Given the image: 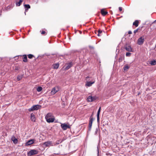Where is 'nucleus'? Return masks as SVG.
<instances>
[{"label":"nucleus","instance_id":"obj_1","mask_svg":"<svg viewBox=\"0 0 156 156\" xmlns=\"http://www.w3.org/2000/svg\"><path fill=\"white\" fill-rule=\"evenodd\" d=\"M41 108V106L39 105H35L32 106L31 108L28 109L30 112L34 110H37Z\"/></svg>","mask_w":156,"mask_h":156},{"label":"nucleus","instance_id":"obj_2","mask_svg":"<svg viewBox=\"0 0 156 156\" xmlns=\"http://www.w3.org/2000/svg\"><path fill=\"white\" fill-rule=\"evenodd\" d=\"M124 48L129 52H133V49L131 48L130 45L128 43H126L124 46Z\"/></svg>","mask_w":156,"mask_h":156},{"label":"nucleus","instance_id":"obj_3","mask_svg":"<svg viewBox=\"0 0 156 156\" xmlns=\"http://www.w3.org/2000/svg\"><path fill=\"white\" fill-rule=\"evenodd\" d=\"M73 66V63L72 62H70L66 63L63 67L64 68V70H66L69 69L70 68L72 67Z\"/></svg>","mask_w":156,"mask_h":156},{"label":"nucleus","instance_id":"obj_4","mask_svg":"<svg viewBox=\"0 0 156 156\" xmlns=\"http://www.w3.org/2000/svg\"><path fill=\"white\" fill-rule=\"evenodd\" d=\"M59 90L58 86H56L53 88L51 92V95H54Z\"/></svg>","mask_w":156,"mask_h":156},{"label":"nucleus","instance_id":"obj_5","mask_svg":"<svg viewBox=\"0 0 156 156\" xmlns=\"http://www.w3.org/2000/svg\"><path fill=\"white\" fill-rule=\"evenodd\" d=\"M144 41V36L140 37L137 41V44L139 45L143 44Z\"/></svg>","mask_w":156,"mask_h":156},{"label":"nucleus","instance_id":"obj_6","mask_svg":"<svg viewBox=\"0 0 156 156\" xmlns=\"http://www.w3.org/2000/svg\"><path fill=\"white\" fill-rule=\"evenodd\" d=\"M90 120L89 123V131H90L91 128V127L92 126V124L93 122V121L94 120V119L92 117V115H91L90 117Z\"/></svg>","mask_w":156,"mask_h":156},{"label":"nucleus","instance_id":"obj_7","mask_svg":"<svg viewBox=\"0 0 156 156\" xmlns=\"http://www.w3.org/2000/svg\"><path fill=\"white\" fill-rule=\"evenodd\" d=\"M38 153V151L35 150L33 149L30 150L28 153V155L29 156H31L34 154H37Z\"/></svg>","mask_w":156,"mask_h":156},{"label":"nucleus","instance_id":"obj_8","mask_svg":"<svg viewBox=\"0 0 156 156\" xmlns=\"http://www.w3.org/2000/svg\"><path fill=\"white\" fill-rule=\"evenodd\" d=\"M61 126L64 130H66L67 129H69L70 128V126L66 123L61 124Z\"/></svg>","mask_w":156,"mask_h":156},{"label":"nucleus","instance_id":"obj_9","mask_svg":"<svg viewBox=\"0 0 156 156\" xmlns=\"http://www.w3.org/2000/svg\"><path fill=\"white\" fill-rule=\"evenodd\" d=\"M96 98L95 97H92L91 96H89L87 99V101L89 102H92L94 101L95 100Z\"/></svg>","mask_w":156,"mask_h":156},{"label":"nucleus","instance_id":"obj_10","mask_svg":"<svg viewBox=\"0 0 156 156\" xmlns=\"http://www.w3.org/2000/svg\"><path fill=\"white\" fill-rule=\"evenodd\" d=\"M34 141L35 140L34 139L29 140L26 143L25 145L27 146L30 145L34 143Z\"/></svg>","mask_w":156,"mask_h":156},{"label":"nucleus","instance_id":"obj_11","mask_svg":"<svg viewBox=\"0 0 156 156\" xmlns=\"http://www.w3.org/2000/svg\"><path fill=\"white\" fill-rule=\"evenodd\" d=\"M45 119L47 122L48 123L52 122L55 120V118H54L49 117Z\"/></svg>","mask_w":156,"mask_h":156},{"label":"nucleus","instance_id":"obj_12","mask_svg":"<svg viewBox=\"0 0 156 156\" xmlns=\"http://www.w3.org/2000/svg\"><path fill=\"white\" fill-rule=\"evenodd\" d=\"M52 142L51 141H48L47 142H45L44 143V145L46 146V147H48L50 145H51V146H53V145H51Z\"/></svg>","mask_w":156,"mask_h":156},{"label":"nucleus","instance_id":"obj_13","mask_svg":"<svg viewBox=\"0 0 156 156\" xmlns=\"http://www.w3.org/2000/svg\"><path fill=\"white\" fill-rule=\"evenodd\" d=\"M30 117H31L30 119H31V120L32 122H35V120H36L35 117V116L34 115V114L33 113H32L31 114Z\"/></svg>","mask_w":156,"mask_h":156},{"label":"nucleus","instance_id":"obj_14","mask_svg":"<svg viewBox=\"0 0 156 156\" xmlns=\"http://www.w3.org/2000/svg\"><path fill=\"white\" fill-rule=\"evenodd\" d=\"M94 81L92 82L90 81L87 82L86 84V86L87 87H90L91 86L92 84L94 83Z\"/></svg>","mask_w":156,"mask_h":156},{"label":"nucleus","instance_id":"obj_15","mask_svg":"<svg viewBox=\"0 0 156 156\" xmlns=\"http://www.w3.org/2000/svg\"><path fill=\"white\" fill-rule=\"evenodd\" d=\"M24 6L25 12H27L28 9L30 8V6L29 4H25L24 5Z\"/></svg>","mask_w":156,"mask_h":156},{"label":"nucleus","instance_id":"obj_16","mask_svg":"<svg viewBox=\"0 0 156 156\" xmlns=\"http://www.w3.org/2000/svg\"><path fill=\"white\" fill-rule=\"evenodd\" d=\"M11 140L13 141V143L16 144L17 143L18 140L14 136H13L11 138Z\"/></svg>","mask_w":156,"mask_h":156},{"label":"nucleus","instance_id":"obj_17","mask_svg":"<svg viewBox=\"0 0 156 156\" xmlns=\"http://www.w3.org/2000/svg\"><path fill=\"white\" fill-rule=\"evenodd\" d=\"M101 13L103 16H105L108 12L107 11H105L104 9H102L101 10Z\"/></svg>","mask_w":156,"mask_h":156},{"label":"nucleus","instance_id":"obj_18","mask_svg":"<svg viewBox=\"0 0 156 156\" xmlns=\"http://www.w3.org/2000/svg\"><path fill=\"white\" fill-rule=\"evenodd\" d=\"M129 68V66L128 64H126L123 67V69L125 71H127Z\"/></svg>","mask_w":156,"mask_h":156},{"label":"nucleus","instance_id":"obj_19","mask_svg":"<svg viewBox=\"0 0 156 156\" xmlns=\"http://www.w3.org/2000/svg\"><path fill=\"white\" fill-rule=\"evenodd\" d=\"M139 22L138 20H135L133 23V25L135 26L136 27H137L139 25Z\"/></svg>","mask_w":156,"mask_h":156},{"label":"nucleus","instance_id":"obj_20","mask_svg":"<svg viewBox=\"0 0 156 156\" xmlns=\"http://www.w3.org/2000/svg\"><path fill=\"white\" fill-rule=\"evenodd\" d=\"M150 63L151 65H156V60H153L150 61Z\"/></svg>","mask_w":156,"mask_h":156},{"label":"nucleus","instance_id":"obj_21","mask_svg":"<svg viewBox=\"0 0 156 156\" xmlns=\"http://www.w3.org/2000/svg\"><path fill=\"white\" fill-rule=\"evenodd\" d=\"M53 67L54 69H57L59 67V64L57 63L53 65Z\"/></svg>","mask_w":156,"mask_h":156},{"label":"nucleus","instance_id":"obj_22","mask_svg":"<svg viewBox=\"0 0 156 156\" xmlns=\"http://www.w3.org/2000/svg\"><path fill=\"white\" fill-rule=\"evenodd\" d=\"M23 1V0H20L19 2L16 3V5L17 6H20Z\"/></svg>","mask_w":156,"mask_h":156},{"label":"nucleus","instance_id":"obj_23","mask_svg":"<svg viewBox=\"0 0 156 156\" xmlns=\"http://www.w3.org/2000/svg\"><path fill=\"white\" fill-rule=\"evenodd\" d=\"M23 77V75H18L17 76V80L18 81H19L21 80Z\"/></svg>","mask_w":156,"mask_h":156},{"label":"nucleus","instance_id":"obj_24","mask_svg":"<svg viewBox=\"0 0 156 156\" xmlns=\"http://www.w3.org/2000/svg\"><path fill=\"white\" fill-rule=\"evenodd\" d=\"M123 59H124V55H122L120 56V58H119V62H121Z\"/></svg>","mask_w":156,"mask_h":156},{"label":"nucleus","instance_id":"obj_25","mask_svg":"<svg viewBox=\"0 0 156 156\" xmlns=\"http://www.w3.org/2000/svg\"><path fill=\"white\" fill-rule=\"evenodd\" d=\"M52 113H48L45 116V118L51 117L52 116Z\"/></svg>","mask_w":156,"mask_h":156},{"label":"nucleus","instance_id":"obj_26","mask_svg":"<svg viewBox=\"0 0 156 156\" xmlns=\"http://www.w3.org/2000/svg\"><path fill=\"white\" fill-rule=\"evenodd\" d=\"M23 61L24 62H27V57L26 55H23Z\"/></svg>","mask_w":156,"mask_h":156},{"label":"nucleus","instance_id":"obj_27","mask_svg":"<svg viewBox=\"0 0 156 156\" xmlns=\"http://www.w3.org/2000/svg\"><path fill=\"white\" fill-rule=\"evenodd\" d=\"M42 90V87L40 86L38 87L37 89V91L38 92H40Z\"/></svg>","mask_w":156,"mask_h":156},{"label":"nucleus","instance_id":"obj_28","mask_svg":"<svg viewBox=\"0 0 156 156\" xmlns=\"http://www.w3.org/2000/svg\"><path fill=\"white\" fill-rule=\"evenodd\" d=\"M28 58L30 59L32 58L33 57H34V56L31 54H29L28 55Z\"/></svg>","mask_w":156,"mask_h":156},{"label":"nucleus","instance_id":"obj_29","mask_svg":"<svg viewBox=\"0 0 156 156\" xmlns=\"http://www.w3.org/2000/svg\"><path fill=\"white\" fill-rule=\"evenodd\" d=\"M63 140H59L54 144L55 145H57L59 144V142L60 141V143H61L62 142Z\"/></svg>","mask_w":156,"mask_h":156},{"label":"nucleus","instance_id":"obj_30","mask_svg":"<svg viewBox=\"0 0 156 156\" xmlns=\"http://www.w3.org/2000/svg\"><path fill=\"white\" fill-rule=\"evenodd\" d=\"M98 130H99V127L97 128L96 129L95 131V133H94V134L95 135H96L97 134L98 132Z\"/></svg>","mask_w":156,"mask_h":156},{"label":"nucleus","instance_id":"obj_31","mask_svg":"<svg viewBox=\"0 0 156 156\" xmlns=\"http://www.w3.org/2000/svg\"><path fill=\"white\" fill-rule=\"evenodd\" d=\"M131 53L129 52H127L126 53V55L127 57H129L131 55Z\"/></svg>","mask_w":156,"mask_h":156},{"label":"nucleus","instance_id":"obj_32","mask_svg":"<svg viewBox=\"0 0 156 156\" xmlns=\"http://www.w3.org/2000/svg\"><path fill=\"white\" fill-rule=\"evenodd\" d=\"M100 112L98 111L97 113V117H99Z\"/></svg>","mask_w":156,"mask_h":156},{"label":"nucleus","instance_id":"obj_33","mask_svg":"<svg viewBox=\"0 0 156 156\" xmlns=\"http://www.w3.org/2000/svg\"><path fill=\"white\" fill-rule=\"evenodd\" d=\"M98 32L99 34H101L102 32V31L101 30H98Z\"/></svg>","mask_w":156,"mask_h":156},{"label":"nucleus","instance_id":"obj_34","mask_svg":"<svg viewBox=\"0 0 156 156\" xmlns=\"http://www.w3.org/2000/svg\"><path fill=\"white\" fill-rule=\"evenodd\" d=\"M45 32L44 31H42L41 33V34H44L45 33Z\"/></svg>","mask_w":156,"mask_h":156},{"label":"nucleus","instance_id":"obj_35","mask_svg":"<svg viewBox=\"0 0 156 156\" xmlns=\"http://www.w3.org/2000/svg\"><path fill=\"white\" fill-rule=\"evenodd\" d=\"M138 32L137 31V29L135 30H134L133 32L135 34L136 32Z\"/></svg>","mask_w":156,"mask_h":156},{"label":"nucleus","instance_id":"obj_36","mask_svg":"<svg viewBox=\"0 0 156 156\" xmlns=\"http://www.w3.org/2000/svg\"><path fill=\"white\" fill-rule=\"evenodd\" d=\"M97 117V122L98 123L99 122V117Z\"/></svg>","mask_w":156,"mask_h":156},{"label":"nucleus","instance_id":"obj_37","mask_svg":"<svg viewBox=\"0 0 156 156\" xmlns=\"http://www.w3.org/2000/svg\"><path fill=\"white\" fill-rule=\"evenodd\" d=\"M119 10L120 11H122V8L121 7H119Z\"/></svg>","mask_w":156,"mask_h":156},{"label":"nucleus","instance_id":"obj_38","mask_svg":"<svg viewBox=\"0 0 156 156\" xmlns=\"http://www.w3.org/2000/svg\"><path fill=\"white\" fill-rule=\"evenodd\" d=\"M128 34H132V32L131 31H128Z\"/></svg>","mask_w":156,"mask_h":156},{"label":"nucleus","instance_id":"obj_39","mask_svg":"<svg viewBox=\"0 0 156 156\" xmlns=\"http://www.w3.org/2000/svg\"><path fill=\"white\" fill-rule=\"evenodd\" d=\"M101 110V107H100L98 110V112H100Z\"/></svg>","mask_w":156,"mask_h":156},{"label":"nucleus","instance_id":"obj_40","mask_svg":"<svg viewBox=\"0 0 156 156\" xmlns=\"http://www.w3.org/2000/svg\"><path fill=\"white\" fill-rule=\"evenodd\" d=\"M98 36H100V34H99L98 33V34H97Z\"/></svg>","mask_w":156,"mask_h":156},{"label":"nucleus","instance_id":"obj_41","mask_svg":"<svg viewBox=\"0 0 156 156\" xmlns=\"http://www.w3.org/2000/svg\"><path fill=\"white\" fill-rule=\"evenodd\" d=\"M90 48H93V47H92V46H90Z\"/></svg>","mask_w":156,"mask_h":156},{"label":"nucleus","instance_id":"obj_42","mask_svg":"<svg viewBox=\"0 0 156 156\" xmlns=\"http://www.w3.org/2000/svg\"><path fill=\"white\" fill-rule=\"evenodd\" d=\"M89 78V76H87V77H86L87 79L88 78Z\"/></svg>","mask_w":156,"mask_h":156},{"label":"nucleus","instance_id":"obj_43","mask_svg":"<svg viewBox=\"0 0 156 156\" xmlns=\"http://www.w3.org/2000/svg\"><path fill=\"white\" fill-rule=\"evenodd\" d=\"M98 154L99 153V152H98Z\"/></svg>","mask_w":156,"mask_h":156},{"label":"nucleus","instance_id":"obj_44","mask_svg":"<svg viewBox=\"0 0 156 156\" xmlns=\"http://www.w3.org/2000/svg\"><path fill=\"white\" fill-rule=\"evenodd\" d=\"M26 12H25V15H26Z\"/></svg>","mask_w":156,"mask_h":156},{"label":"nucleus","instance_id":"obj_45","mask_svg":"<svg viewBox=\"0 0 156 156\" xmlns=\"http://www.w3.org/2000/svg\"><path fill=\"white\" fill-rule=\"evenodd\" d=\"M139 28H138L137 29V31H138V30L139 29Z\"/></svg>","mask_w":156,"mask_h":156},{"label":"nucleus","instance_id":"obj_46","mask_svg":"<svg viewBox=\"0 0 156 156\" xmlns=\"http://www.w3.org/2000/svg\"><path fill=\"white\" fill-rule=\"evenodd\" d=\"M93 113L91 115H92V117H93Z\"/></svg>","mask_w":156,"mask_h":156},{"label":"nucleus","instance_id":"obj_47","mask_svg":"<svg viewBox=\"0 0 156 156\" xmlns=\"http://www.w3.org/2000/svg\"><path fill=\"white\" fill-rule=\"evenodd\" d=\"M154 22L156 23V20Z\"/></svg>","mask_w":156,"mask_h":156},{"label":"nucleus","instance_id":"obj_48","mask_svg":"<svg viewBox=\"0 0 156 156\" xmlns=\"http://www.w3.org/2000/svg\"><path fill=\"white\" fill-rule=\"evenodd\" d=\"M155 47L156 48V44H155Z\"/></svg>","mask_w":156,"mask_h":156}]
</instances>
